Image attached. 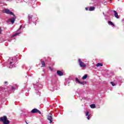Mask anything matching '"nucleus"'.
I'll return each instance as SVG.
<instances>
[{
  "label": "nucleus",
  "instance_id": "1",
  "mask_svg": "<svg viewBox=\"0 0 124 124\" xmlns=\"http://www.w3.org/2000/svg\"><path fill=\"white\" fill-rule=\"evenodd\" d=\"M0 121L2 122L3 124H9L10 122L7 120L6 116H3L0 118Z\"/></svg>",
  "mask_w": 124,
  "mask_h": 124
},
{
  "label": "nucleus",
  "instance_id": "2",
  "mask_svg": "<svg viewBox=\"0 0 124 124\" xmlns=\"http://www.w3.org/2000/svg\"><path fill=\"white\" fill-rule=\"evenodd\" d=\"M3 13H6V14H10V15H13L14 17H15V15H14V14H13V12L10 11V10H9V9H5L4 10H3Z\"/></svg>",
  "mask_w": 124,
  "mask_h": 124
},
{
  "label": "nucleus",
  "instance_id": "3",
  "mask_svg": "<svg viewBox=\"0 0 124 124\" xmlns=\"http://www.w3.org/2000/svg\"><path fill=\"white\" fill-rule=\"evenodd\" d=\"M78 63H79V64L80 67L85 68V67H86V66H87V65H86V64H85V63H84V62H82V61L80 59H78Z\"/></svg>",
  "mask_w": 124,
  "mask_h": 124
},
{
  "label": "nucleus",
  "instance_id": "4",
  "mask_svg": "<svg viewBox=\"0 0 124 124\" xmlns=\"http://www.w3.org/2000/svg\"><path fill=\"white\" fill-rule=\"evenodd\" d=\"M31 112L32 113V114H35V113H38L40 114H41V112L36 108L32 109Z\"/></svg>",
  "mask_w": 124,
  "mask_h": 124
},
{
  "label": "nucleus",
  "instance_id": "5",
  "mask_svg": "<svg viewBox=\"0 0 124 124\" xmlns=\"http://www.w3.org/2000/svg\"><path fill=\"white\" fill-rule=\"evenodd\" d=\"M47 120L49 121V123H52L53 122V117H52V114H49V115L47 116Z\"/></svg>",
  "mask_w": 124,
  "mask_h": 124
},
{
  "label": "nucleus",
  "instance_id": "6",
  "mask_svg": "<svg viewBox=\"0 0 124 124\" xmlns=\"http://www.w3.org/2000/svg\"><path fill=\"white\" fill-rule=\"evenodd\" d=\"M57 74L58 75V76H63V73L60 70H58L57 71Z\"/></svg>",
  "mask_w": 124,
  "mask_h": 124
},
{
  "label": "nucleus",
  "instance_id": "7",
  "mask_svg": "<svg viewBox=\"0 0 124 124\" xmlns=\"http://www.w3.org/2000/svg\"><path fill=\"white\" fill-rule=\"evenodd\" d=\"M16 20V17L11 18L9 19V21H10L12 24H14Z\"/></svg>",
  "mask_w": 124,
  "mask_h": 124
},
{
  "label": "nucleus",
  "instance_id": "8",
  "mask_svg": "<svg viewBox=\"0 0 124 124\" xmlns=\"http://www.w3.org/2000/svg\"><path fill=\"white\" fill-rule=\"evenodd\" d=\"M113 12L114 13V16L115 18H116L117 19H119V18L120 17H119V15H118V13L117 12V11L114 10Z\"/></svg>",
  "mask_w": 124,
  "mask_h": 124
},
{
  "label": "nucleus",
  "instance_id": "9",
  "mask_svg": "<svg viewBox=\"0 0 124 124\" xmlns=\"http://www.w3.org/2000/svg\"><path fill=\"white\" fill-rule=\"evenodd\" d=\"M94 9H95V7L93 6H91L89 8V11H94Z\"/></svg>",
  "mask_w": 124,
  "mask_h": 124
},
{
  "label": "nucleus",
  "instance_id": "10",
  "mask_svg": "<svg viewBox=\"0 0 124 124\" xmlns=\"http://www.w3.org/2000/svg\"><path fill=\"white\" fill-rule=\"evenodd\" d=\"M76 81H77V82H78V83H79V84H80V85H84V82H81L80 80H79V79H78V78H76Z\"/></svg>",
  "mask_w": 124,
  "mask_h": 124
},
{
  "label": "nucleus",
  "instance_id": "11",
  "mask_svg": "<svg viewBox=\"0 0 124 124\" xmlns=\"http://www.w3.org/2000/svg\"><path fill=\"white\" fill-rule=\"evenodd\" d=\"M17 88V85H15V86H12L11 90L12 91H15Z\"/></svg>",
  "mask_w": 124,
  "mask_h": 124
},
{
  "label": "nucleus",
  "instance_id": "12",
  "mask_svg": "<svg viewBox=\"0 0 124 124\" xmlns=\"http://www.w3.org/2000/svg\"><path fill=\"white\" fill-rule=\"evenodd\" d=\"M41 63H42V67H44V66H46V65L45 64V62H44V61H41Z\"/></svg>",
  "mask_w": 124,
  "mask_h": 124
},
{
  "label": "nucleus",
  "instance_id": "13",
  "mask_svg": "<svg viewBox=\"0 0 124 124\" xmlns=\"http://www.w3.org/2000/svg\"><path fill=\"white\" fill-rule=\"evenodd\" d=\"M96 66L98 67V66H103V64L101 63H97Z\"/></svg>",
  "mask_w": 124,
  "mask_h": 124
},
{
  "label": "nucleus",
  "instance_id": "14",
  "mask_svg": "<svg viewBox=\"0 0 124 124\" xmlns=\"http://www.w3.org/2000/svg\"><path fill=\"white\" fill-rule=\"evenodd\" d=\"M108 24L109 25H110L111 26H115V24H114V23H113V22H112V21H108Z\"/></svg>",
  "mask_w": 124,
  "mask_h": 124
},
{
  "label": "nucleus",
  "instance_id": "15",
  "mask_svg": "<svg viewBox=\"0 0 124 124\" xmlns=\"http://www.w3.org/2000/svg\"><path fill=\"white\" fill-rule=\"evenodd\" d=\"M88 78V75H85L83 77H82V79L83 80H85V79H87Z\"/></svg>",
  "mask_w": 124,
  "mask_h": 124
},
{
  "label": "nucleus",
  "instance_id": "16",
  "mask_svg": "<svg viewBox=\"0 0 124 124\" xmlns=\"http://www.w3.org/2000/svg\"><path fill=\"white\" fill-rule=\"evenodd\" d=\"M90 107L91 108H92L93 109V108H95V105L92 104L90 105Z\"/></svg>",
  "mask_w": 124,
  "mask_h": 124
},
{
  "label": "nucleus",
  "instance_id": "17",
  "mask_svg": "<svg viewBox=\"0 0 124 124\" xmlns=\"http://www.w3.org/2000/svg\"><path fill=\"white\" fill-rule=\"evenodd\" d=\"M33 17V16H32V15H29L28 16L29 19H31Z\"/></svg>",
  "mask_w": 124,
  "mask_h": 124
},
{
  "label": "nucleus",
  "instance_id": "18",
  "mask_svg": "<svg viewBox=\"0 0 124 124\" xmlns=\"http://www.w3.org/2000/svg\"><path fill=\"white\" fill-rule=\"evenodd\" d=\"M85 112H86L85 116H89L90 115H89V114H90V112L89 111H86Z\"/></svg>",
  "mask_w": 124,
  "mask_h": 124
},
{
  "label": "nucleus",
  "instance_id": "19",
  "mask_svg": "<svg viewBox=\"0 0 124 124\" xmlns=\"http://www.w3.org/2000/svg\"><path fill=\"white\" fill-rule=\"evenodd\" d=\"M110 84H111L112 86L114 87V86H116V84L113 82H111Z\"/></svg>",
  "mask_w": 124,
  "mask_h": 124
},
{
  "label": "nucleus",
  "instance_id": "20",
  "mask_svg": "<svg viewBox=\"0 0 124 124\" xmlns=\"http://www.w3.org/2000/svg\"><path fill=\"white\" fill-rule=\"evenodd\" d=\"M21 33H16L15 34H14L13 36H16V35H18V34H20Z\"/></svg>",
  "mask_w": 124,
  "mask_h": 124
},
{
  "label": "nucleus",
  "instance_id": "21",
  "mask_svg": "<svg viewBox=\"0 0 124 124\" xmlns=\"http://www.w3.org/2000/svg\"><path fill=\"white\" fill-rule=\"evenodd\" d=\"M90 118H91V116L90 115H88L87 117L88 120H90Z\"/></svg>",
  "mask_w": 124,
  "mask_h": 124
},
{
  "label": "nucleus",
  "instance_id": "22",
  "mask_svg": "<svg viewBox=\"0 0 124 124\" xmlns=\"http://www.w3.org/2000/svg\"><path fill=\"white\" fill-rule=\"evenodd\" d=\"M85 10H86V11H88V10H89V9L88 8V7L85 8Z\"/></svg>",
  "mask_w": 124,
  "mask_h": 124
},
{
  "label": "nucleus",
  "instance_id": "23",
  "mask_svg": "<svg viewBox=\"0 0 124 124\" xmlns=\"http://www.w3.org/2000/svg\"><path fill=\"white\" fill-rule=\"evenodd\" d=\"M4 83H5V84H6L7 85H8V82H7V81H5V82H4Z\"/></svg>",
  "mask_w": 124,
  "mask_h": 124
},
{
  "label": "nucleus",
  "instance_id": "24",
  "mask_svg": "<svg viewBox=\"0 0 124 124\" xmlns=\"http://www.w3.org/2000/svg\"><path fill=\"white\" fill-rule=\"evenodd\" d=\"M1 33V28H0V34Z\"/></svg>",
  "mask_w": 124,
  "mask_h": 124
},
{
  "label": "nucleus",
  "instance_id": "25",
  "mask_svg": "<svg viewBox=\"0 0 124 124\" xmlns=\"http://www.w3.org/2000/svg\"><path fill=\"white\" fill-rule=\"evenodd\" d=\"M21 29H22V26H20V27L19 28V30H21Z\"/></svg>",
  "mask_w": 124,
  "mask_h": 124
},
{
  "label": "nucleus",
  "instance_id": "26",
  "mask_svg": "<svg viewBox=\"0 0 124 124\" xmlns=\"http://www.w3.org/2000/svg\"><path fill=\"white\" fill-rule=\"evenodd\" d=\"M49 69H52V67H49Z\"/></svg>",
  "mask_w": 124,
  "mask_h": 124
},
{
  "label": "nucleus",
  "instance_id": "27",
  "mask_svg": "<svg viewBox=\"0 0 124 124\" xmlns=\"http://www.w3.org/2000/svg\"><path fill=\"white\" fill-rule=\"evenodd\" d=\"M11 63H13L12 62H10V64H11Z\"/></svg>",
  "mask_w": 124,
  "mask_h": 124
},
{
  "label": "nucleus",
  "instance_id": "28",
  "mask_svg": "<svg viewBox=\"0 0 124 124\" xmlns=\"http://www.w3.org/2000/svg\"><path fill=\"white\" fill-rule=\"evenodd\" d=\"M26 124H28V123L26 122Z\"/></svg>",
  "mask_w": 124,
  "mask_h": 124
}]
</instances>
